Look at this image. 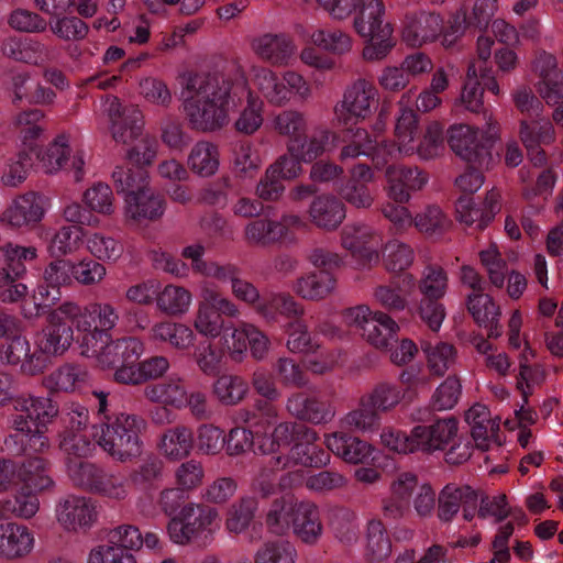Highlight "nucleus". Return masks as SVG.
<instances>
[{
	"mask_svg": "<svg viewBox=\"0 0 563 563\" xmlns=\"http://www.w3.org/2000/svg\"><path fill=\"white\" fill-rule=\"evenodd\" d=\"M35 548L34 532L16 522L0 523V559L14 561L26 558Z\"/></svg>",
	"mask_w": 563,
	"mask_h": 563,
	"instance_id": "4be33fe9",
	"label": "nucleus"
},
{
	"mask_svg": "<svg viewBox=\"0 0 563 563\" xmlns=\"http://www.w3.org/2000/svg\"><path fill=\"white\" fill-rule=\"evenodd\" d=\"M250 80L263 98L272 106L284 107L291 101H307L312 97L310 82L298 71L277 74L265 66H252Z\"/></svg>",
	"mask_w": 563,
	"mask_h": 563,
	"instance_id": "423d86ee",
	"label": "nucleus"
},
{
	"mask_svg": "<svg viewBox=\"0 0 563 563\" xmlns=\"http://www.w3.org/2000/svg\"><path fill=\"white\" fill-rule=\"evenodd\" d=\"M16 416H23L32 428H46L57 416V406L47 397L22 395L14 400Z\"/></svg>",
	"mask_w": 563,
	"mask_h": 563,
	"instance_id": "f704fd0d",
	"label": "nucleus"
},
{
	"mask_svg": "<svg viewBox=\"0 0 563 563\" xmlns=\"http://www.w3.org/2000/svg\"><path fill=\"white\" fill-rule=\"evenodd\" d=\"M423 482L410 471L397 473L389 484V497L382 504V510L388 519H399L409 509V503Z\"/></svg>",
	"mask_w": 563,
	"mask_h": 563,
	"instance_id": "a211bd4d",
	"label": "nucleus"
},
{
	"mask_svg": "<svg viewBox=\"0 0 563 563\" xmlns=\"http://www.w3.org/2000/svg\"><path fill=\"white\" fill-rule=\"evenodd\" d=\"M297 551L287 540L264 542L254 553V563H295Z\"/></svg>",
	"mask_w": 563,
	"mask_h": 563,
	"instance_id": "680f3d73",
	"label": "nucleus"
},
{
	"mask_svg": "<svg viewBox=\"0 0 563 563\" xmlns=\"http://www.w3.org/2000/svg\"><path fill=\"white\" fill-rule=\"evenodd\" d=\"M379 445L391 453L407 455L419 452L418 438L415 437V427L407 433L394 426H385L379 431Z\"/></svg>",
	"mask_w": 563,
	"mask_h": 563,
	"instance_id": "49530a36",
	"label": "nucleus"
},
{
	"mask_svg": "<svg viewBox=\"0 0 563 563\" xmlns=\"http://www.w3.org/2000/svg\"><path fill=\"white\" fill-rule=\"evenodd\" d=\"M165 208L163 196L148 187L137 195L124 198L123 213L126 220L134 222L156 221L163 217Z\"/></svg>",
	"mask_w": 563,
	"mask_h": 563,
	"instance_id": "bb28decb",
	"label": "nucleus"
},
{
	"mask_svg": "<svg viewBox=\"0 0 563 563\" xmlns=\"http://www.w3.org/2000/svg\"><path fill=\"white\" fill-rule=\"evenodd\" d=\"M413 260V249L399 240H390L384 246L383 262L389 272H402L412 265Z\"/></svg>",
	"mask_w": 563,
	"mask_h": 563,
	"instance_id": "774afa93",
	"label": "nucleus"
},
{
	"mask_svg": "<svg viewBox=\"0 0 563 563\" xmlns=\"http://www.w3.org/2000/svg\"><path fill=\"white\" fill-rule=\"evenodd\" d=\"M385 144L388 143L378 142L376 139H372L366 130L357 129L353 134L352 143L341 150L340 159L346 161L366 156L379 168L385 165L388 159H393V157L388 156L384 151L383 147Z\"/></svg>",
	"mask_w": 563,
	"mask_h": 563,
	"instance_id": "e433bc0d",
	"label": "nucleus"
},
{
	"mask_svg": "<svg viewBox=\"0 0 563 563\" xmlns=\"http://www.w3.org/2000/svg\"><path fill=\"white\" fill-rule=\"evenodd\" d=\"M79 351L82 356L93 360L97 366L106 369L137 361L144 353V344L136 338L113 340L107 332L95 331L79 339Z\"/></svg>",
	"mask_w": 563,
	"mask_h": 563,
	"instance_id": "0eeeda50",
	"label": "nucleus"
},
{
	"mask_svg": "<svg viewBox=\"0 0 563 563\" xmlns=\"http://www.w3.org/2000/svg\"><path fill=\"white\" fill-rule=\"evenodd\" d=\"M379 235L368 225L353 224L345 227L343 230V247L364 265H374L379 262Z\"/></svg>",
	"mask_w": 563,
	"mask_h": 563,
	"instance_id": "6ab92c4d",
	"label": "nucleus"
},
{
	"mask_svg": "<svg viewBox=\"0 0 563 563\" xmlns=\"http://www.w3.org/2000/svg\"><path fill=\"white\" fill-rule=\"evenodd\" d=\"M474 489L470 486L448 484L439 494L438 518L442 522L451 521L467 500L468 493Z\"/></svg>",
	"mask_w": 563,
	"mask_h": 563,
	"instance_id": "864d4df0",
	"label": "nucleus"
},
{
	"mask_svg": "<svg viewBox=\"0 0 563 563\" xmlns=\"http://www.w3.org/2000/svg\"><path fill=\"white\" fill-rule=\"evenodd\" d=\"M459 421L453 417L438 419L432 424L415 427V437L418 438L420 452H434L444 450L449 444L451 449L445 459L451 464H461L472 455V446L467 440H459Z\"/></svg>",
	"mask_w": 563,
	"mask_h": 563,
	"instance_id": "1a4fd4ad",
	"label": "nucleus"
},
{
	"mask_svg": "<svg viewBox=\"0 0 563 563\" xmlns=\"http://www.w3.org/2000/svg\"><path fill=\"white\" fill-rule=\"evenodd\" d=\"M246 382L234 375H221L213 384V394L217 399L228 406L236 405L244 399L247 393Z\"/></svg>",
	"mask_w": 563,
	"mask_h": 563,
	"instance_id": "338daca9",
	"label": "nucleus"
},
{
	"mask_svg": "<svg viewBox=\"0 0 563 563\" xmlns=\"http://www.w3.org/2000/svg\"><path fill=\"white\" fill-rule=\"evenodd\" d=\"M220 521L214 508L189 503L169 521L167 531L174 543L186 544L214 532L219 529Z\"/></svg>",
	"mask_w": 563,
	"mask_h": 563,
	"instance_id": "9b49d317",
	"label": "nucleus"
},
{
	"mask_svg": "<svg viewBox=\"0 0 563 563\" xmlns=\"http://www.w3.org/2000/svg\"><path fill=\"white\" fill-rule=\"evenodd\" d=\"M16 478L34 492H41L53 486V479L48 475L46 463L41 457H32L16 467Z\"/></svg>",
	"mask_w": 563,
	"mask_h": 563,
	"instance_id": "8fccbe9b",
	"label": "nucleus"
},
{
	"mask_svg": "<svg viewBox=\"0 0 563 563\" xmlns=\"http://www.w3.org/2000/svg\"><path fill=\"white\" fill-rule=\"evenodd\" d=\"M386 192L398 203L408 202L411 194L421 190L428 183V176L418 167L390 165L385 170Z\"/></svg>",
	"mask_w": 563,
	"mask_h": 563,
	"instance_id": "aec40b11",
	"label": "nucleus"
},
{
	"mask_svg": "<svg viewBox=\"0 0 563 563\" xmlns=\"http://www.w3.org/2000/svg\"><path fill=\"white\" fill-rule=\"evenodd\" d=\"M88 379V372L74 364H65L46 378L48 388L55 391L71 393L80 388Z\"/></svg>",
	"mask_w": 563,
	"mask_h": 563,
	"instance_id": "5fc2aeb1",
	"label": "nucleus"
},
{
	"mask_svg": "<svg viewBox=\"0 0 563 563\" xmlns=\"http://www.w3.org/2000/svg\"><path fill=\"white\" fill-rule=\"evenodd\" d=\"M483 76V68L476 62L471 63L456 106L471 112H478L482 109L484 90L479 77Z\"/></svg>",
	"mask_w": 563,
	"mask_h": 563,
	"instance_id": "de8ad7c7",
	"label": "nucleus"
},
{
	"mask_svg": "<svg viewBox=\"0 0 563 563\" xmlns=\"http://www.w3.org/2000/svg\"><path fill=\"white\" fill-rule=\"evenodd\" d=\"M245 240L255 245L267 246L283 240L280 225L276 220L262 218L249 222L244 228Z\"/></svg>",
	"mask_w": 563,
	"mask_h": 563,
	"instance_id": "052dcab7",
	"label": "nucleus"
},
{
	"mask_svg": "<svg viewBox=\"0 0 563 563\" xmlns=\"http://www.w3.org/2000/svg\"><path fill=\"white\" fill-rule=\"evenodd\" d=\"M112 178L117 187V191L124 198L145 190L150 186L148 175L143 169H125L117 167L113 170Z\"/></svg>",
	"mask_w": 563,
	"mask_h": 563,
	"instance_id": "0e129e2a",
	"label": "nucleus"
},
{
	"mask_svg": "<svg viewBox=\"0 0 563 563\" xmlns=\"http://www.w3.org/2000/svg\"><path fill=\"white\" fill-rule=\"evenodd\" d=\"M187 165L199 177L208 178L213 176L220 166L218 146L209 141L197 142L189 151Z\"/></svg>",
	"mask_w": 563,
	"mask_h": 563,
	"instance_id": "37998d69",
	"label": "nucleus"
},
{
	"mask_svg": "<svg viewBox=\"0 0 563 563\" xmlns=\"http://www.w3.org/2000/svg\"><path fill=\"white\" fill-rule=\"evenodd\" d=\"M70 154V136L58 134L38 155L41 167L46 174H56L66 165Z\"/></svg>",
	"mask_w": 563,
	"mask_h": 563,
	"instance_id": "09e8293b",
	"label": "nucleus"
},
{
	"mask_svg": "<svg viewBox=\"0 0 563 563\" xmlns=\"http://www.w3.org/2000/svg\"><path fill=\"white\" fill-rule=\"evenodd\" d=\"M47 199L34 191L15 197L2 212L0 221L14 229L30 228L40 223L47 211Z\"/></svg>",
	"mask_w": 563,
	"mask_h": 563,
	"instance_id": "f3484780",
	"label": "nucleus"
},
{
	"mask_svg": "<svg viewBox=\"0 0 563 563\" xmlns=\"http://www.w3.org/2000/svg\"><path fill=\"white\" fill-rule=\"evenodd\" d=\"M533 70L539 76L537 89L548 104L563 99V71L558 68L556 58L549 53H540L533 63Z\"/></svg>",
	"mask_w": 563,
	"mask_h": 563,
	"instance_id": "b1692460",
	"label": "nucleus"
},
{
	"mask_svg": "<svg viewBox=\"0 0 563 563\" xmlns=\"http://www.w3.org/2000/svg\"><path fill=\"white\" fill-rule=\"evenodd\" d=\"M421 347L426 354L429 369L434 375H443L455 364L456 351L452 344L444 342L437 344L423 343Z\"/></svg>",
	"mask_w": 563,
	"mask_h": 563,
	"instance_id": "69168bd1",
	"label": "nucleus"
},
{
	"mask_svg": "<svg viewBox=\"0 0 563 563\" xmlns=\"http://www.w3.org/2000/svg\"><path fill=\"white\" fill-rule=\"evenodd\" d=\"M38 238L46 242L51 256H65L77 252L81 245L85 230L76 225H62L57 230L40 228Z\"/></svg>",
	"mask_w": 563,
	"mask_h": 563,
	"instance_id": "473e14b6",
	"label": "nucleus"
},
{
	"mask_svg": "<svg viewBox=\"0 0 563 563\" xmlns=\"http://www.w3.org/2000/svg\"><path fill=\"white\" fill-rule=\"evenodd\" d=\"M329 451L347 464H364L374 459L376 449L358 437L343 432H333L324 437Z\"/></svg>",
	"mask_w": 563,
	"mask_h": 563,
	"instance_id": "5701e85b",
	"label": "nucleus"
},
{
	"mask_svg": "<svg viewBox=\"0 0 563 563\" xmlns=\"http://www.w3.org/2000/svg\"><path fill=\"white\" fill-rule=\"evenodd\" d=\"M194 434L185 426L167 429L161 437L157 448L159 453L172 462L187 457L194 448Z\"/></svg>",
	"mask_w": 563,
	"mask_h": 563,
	"instance_id": "a19ab883",
	"label": "nucleus"
},
{
	"mask_svg": "<svg viewBox=\"0 0 563 563\" xmlns=\"http://www.w3.org/2000/svg\"><path fill=\"white\" fill-rule=\"evenodd\" d=\"M14 433L5 440V445L12 452L42 453L49 448V441L45 435L46 428H32L23 416H15L12 420Z\"/></svg>",
	"mask_w": 563,
	"mask_h": 563,
	"instance_id": "c85d7f7f",
	"label": "nucleus"
},
{
	"mask_svg": "<svg viewBox=\"0 0 563 563\" xmlns=\"http://www.w3.org/2000/svg\"><path fill=\"white\" fill-rule=\"evenodd\" d=\"M318 433L308 427H299L297 442L290 449L289 455H276L274 462L279 468H288L295 464L321 467L330 463V455L316 445Z\"/></svg>",
	"mask_w": 563,
	"mask_h": 563,
	"instance_id": "dca6fc26",
	"label": "nucleus"
},
{
	"mask_svg": "<svg viewBox=\"0 0 563 563\" xmlns=\"http://www.w3.org/2000/svg\"><path fill=\"white\" fill-rule=\"evenodd\" d=\"M98 121L109 123L112 137L118 143H129L136 139L142 131V114L137 109H121L115 97H107L100 106Z\"/></svg>",
	"mask_w": 563,
	"mask_h": 563,
	"instance_id": "2eb2a0df",
	"label": "nucleus"
},
{
	"mask_svg": "<svg viewBox=\"0 0 563 563\" xmlns=\"http://www.w3.org/2000/svg\"><path fill=\"white\" fill-rule=\"evenodd\" d=\"M144 396L152 402L181 408L187 401V389L180 378L152 384L144 388Z\"/></svg>",
	"mask_w": 563,
	"mask_h": 563,
	"instance_id": "c03bdc74",
	"label": "nucleus"
},
{
	"mask_svg": "<svg viewBox=\"0 0 563 563\" xmlns=\"http://www.w3.org/2000/svg\"><path fill=\"white\" fill-rule=\"evenodd\" d=\"M89 316L80 311V306L65 301L47 314V324L37 336L38 352L46 356L65 354L73 343L79 345L84 331L89 330Z\"/></svg>",
	"mask_w": 563,
	"mask_h": 563,
	"instance_id": "20e7f679",
	"label": "nucleus"
},
{
	"mask_svg": "<svg viewBox=\"0 0 563 563\" xmlns=\"http://www.w3.org/2000/svg\"><path fill=\"white\" fill-rule=\"evenodd\" d=\"M57 521L67 530L86 528L97 518L93 503L84 496H67L56 507Z\"/></svg>",
	"mask_w": 563,
	"mask_h": 563,
	"instance_id": "a878e982",
	"label": "nucleus"
},
{
	"mask_svg": "<svg viewBox=\"0 0 563 563\" xmlns=\"http://www.w3.org/2000/svg\"><path fill=\"white\" fill-rule=\"evenodd\" d=\"M378 90L367 79L358 78L344 90L334 106V118L342 124H356L371 118L378 108Z\"/></svg>",
	"mask_w": 563,
	"mask_h": 563,
	"instance_id": "f8f14e48",
	"label": "nucleus"
},
{
	"mask_svg": "<svg viewBox=\"0 0 563 563\" xmlns=\"http://www.w3.org/2000/svg\"><path fill=\"white\" fill-rule=\"evenodd\" d=\"M310 221L323 230L336 229L345 218L344 205L332 195L316 197L309 207Z\"/></svg>",
	"mask_w": 563,
	"mask_h": 563,
	"instance_id": "4c0bfd02",
	"label": "nucleus"
},
{
	"mask_svg": "<svg viewBox=\"0 0 563 563\" xmlns=\"http://www.w3.org/2000/svg\"><path fill=\"white\" fill-rule=\"evenodd\" d=\"M287 410L298 419L322 424L330 422L335 416V409L329 401L295 394L287 400Z\"/></svg>",
	"mask_w": 563,
	"mask_h": 563,
	"instance_id": "72a5a7b5",
	"label": "nucleus"
},
{
	"mask_svg": "<svg viewBox=\"0 0 563 563\" xmlns=\"http://www.w3.org/2000/svg\"><path fill=\"white\" fill-rule=\"evenodd\" d=\"M333 19L347 18L360 3L354 19L355 31L366 40L363 57L366 60L385 58L395 45L393 27L384 21L385 8L382 0H316Z\"/></svg>",
	"mask_w": 563,
	"mask_h": 563,
	"instance_id": "f03ea898",
	"label": "nucleus"
},
{
	"mask_svg": "<svg viewBox=\"0 0 563 563\" xmlns=\"http://www.w3.org/2000/svg\"><path fill=\"white\" fill-rule=\"evenodd\" d=\"M4 55L20 62L40 64L46 59L44 44L33 40L8 38L2 45Z\"/></svg>",
	"mask_w": 563,
	"mask_h": 563,
	"instance_id": "3c124183",
	"label": "nucleus"
},
{
	"mask_svg": "<svg viewBox=\"0 0 563 563\" xmlns=\"http://www.w3.org/2000/svg\"><path fill=\"white\" fill-rule=\"evenodd\" d=\"M255 55L274 66H287L296 53V45L284 34H261L252 38Z\"/></svg>",
	"mask_w": 563,
	"mask_h": 563,
	"instance_id": "393cba45",
	"label": "nucleus"
},
{
	"mask_svg": "<svg viewBox=\"0 0 563 563\" xmlns=\"http://www.w3.org/2000/svg\"><path fill=\"white\" fill-rule=\"evenodd\" d=\"M418 289L426 299H442L449 289L446 272L439 266H427L418 280Z\"/></svg>",
	"mask_w": 563,
	"mask_h": 563,
	"instance_id": "e2e57ef3",
	"label": "nucleus"
},
{
	"mask_svg": "<svg viewBox=\"0 0 563 563\" xmlns=\"http://www.w3.org/2000/svg\"><path fill=\"white\" fill-rule=\"evenodd\" d=\"M239 314L240 309L231 299L206 284L200 288L192 330L206 339L214 340L222 334L228 324L223 317L236 318Z\"/></svg>",
	"mask_w": 563,
	"mask_h": 563,
	"instance_id": "9d476101",
	"label": "nucleus"
},
{
	"mask_svg": "<svg viewBox=\"0 0 563 563\" xmlns=\"http://www.w3.org/2000/svg\"><path fill=\"white\" fill-rule=\"evenodd\" d=\"M336 279L329 271H313L299 276L291 286L302 299L318 301L334 292Z\"/></svg>",
	"mask_w": 563,
	"mask_h": 563,
	"instance_id": "c9c22d12",
	"label": "nucleus"
},
{
	"mask_svg": "<svg viewBox=\"0 0 563 563\" xmlns=\"http://www.w3.org/2000/svg\"><path fill=\"white\" fill-rule=\"evenodd\" d=\"M86 246L100 263H117L124 253V246L119 240L99 232L87 236Z\"/></svg>",
	"mask_w": 563,
	"mask_h": 563,
	"instance_id": "4d7b16f0",
	"label": "nucleus"
},
{
	"mask_svg": "<svg viewBox=\"0 0 563 563\" xmlns=\"http://www.w3.org/2000/svg\"><path fill=\"white\" fill-rule=\"evenodd\" d=\"M309 43L332 54L342 55L351 51L353 41L341 30L316 29L309 33Z\"/></svg>",
	"mask_w": 563,
	"mask_h": 563,
	"instance_id": "bf43d9fd",
	"label": "nucleus"
},
{
	"mask_svg": "<svg viewBox=\"0 0 563 563\" xmlns=\"http://www.w3.org/2000/svg\"><path fill=\"white\" fill-rule=\"evenodd\" d=\"M168 368L169 361L165 356H152L142 362L132 361L119 366L114 372V379L122 384L137 385L162 377Z\"/></svg>",
	"mask_w": 563,
	"mask_h": 563,
	"instance_id": "2f4dec72",
	"label": "nucleus"
},
{
	"mask_svg": "<svg viewBox=\"0 0 563 563\" xmlns=\"http://www.w3.org/2000/svg\"><path fill=\"white\" fill-rule=\"evenodd\" d=\"M0 345V361L9 365H20L27 374H36L45 367L44 362L36 355L31 354V346L26 338L12 334Z\"/></svg>",
	"mask_w": 563,
	"mask_h": 563,
	"instance_id": "7c9ffc66",
	"label": "nucleus"
},
{
	"mask_svg": "<svg viewBox=\"0 0 563 563\" xmlns=\"http://www.w3.org/2000/svg\"><path fill=\"white\" fill-rule=\"evenodd\" d=\"M519 136L531 163L534 166L544 165L547 157L541 146L554 142L555 130L553 124L544 118L531 122L522 120L519 125Z\"/></svg>",
	"mask_w": 563,
	"mask_h": 563,
	"instance_id": "412c9836",
	"label": "nucleus"
},
{
	"mask_svg": "<svg viewBox=\"0 0 563 563\" xmlns=\"http://www.w3.org/2000/svg\"><path fill=\"white\" fill-rule=\"evenodd\" d=\"M417 137V113L410 108H401L396 119L395 143L385 144L383 148L393 158L417 153L422 159L438 156L443 148V126L439 122L428 124L420 143Z\"/></svg>",
	"mask_w": 563,
	"mask_h": 563,
	"instance_id": "39448f33",
	"label": "nucleus"
},
{
	"mask_svg": "<svg viewBox=\"0 0 563 563\" xmlns=\"http://www.w3.org/2000/svg\"><path fill=\"white\" fill-rule=\"evenodd\" d=\"M443 19L440 14L422 12L411 18L402 31L404 41L412 47H420L440 40Z\"/></svg>",
	"mask_w": 563,
	"mask_h": 563,
	"instance_id": "c756f323",
	"label": "nucleus"
},
{
	"mask_svg": "<svg viewBox=\"0 0 563 563\" xmlns=\"http://www.w3.org/2000/svg\"><path fill=\"white\" fill-rule=\"evenodd\" d=\"M294 533L305 543L314 544L323 532L318 507L309 501H300L292 517Z\"/></svg>",
	"mask_w": 563,
	"mask_h": 563,
	"instance_id": "58836bf2",
	"label": "nucleus"
},
{
	"mask_svg": "<svg viewBox=\"0 0 563 563\" xmlns=\"http://www.w3.org/2000/svg\"><path fill=\"white\" fill-rule=\"evenodd\" d=\"M467 310L479 325L497 322L501 314L499 306L484 290L471 292L466 298Z\"/></svg>",
	"mask_w": 563,
	"mask_h": 563,
	"instance_id": "13d9d810",
	"label": "nucleus"
},
{
	"mask_svg": "<svg viewBox=\"0 0 563 563\" xmlns=\"http://www.w3.org/2000/svg\"><path fill=\"white\" fill-rule=\"evenodd\" d=\"M146 422L130 413H119L91 427L95 442L114 461L126 463L142 454L141 433Z\"/></svg>",
	"mask_w": 563,
	"mask_h": 563,
	"instance_id": "7ed1b4c3",
	"label": "nucleus"
},
{
	"mask_svg": "<svg viewBox=\"0 0 563 563\" xmlns=\"http://www.w3.org/2000/svg\"><path fill=\"white\" fill-rule=\"evenodd\" d=\"M350 179L340 189L342 198L357 209H367L374 202V195L367 187L375 179L373 169L365 164H356L350 169Z\"/></svg>",
	"mask_w": 563,
	"mask_h": 563,
	"instance_id": "cd10ccee",
	"label": "nucleus"
},
{
	"mask_svg": "<svg viewBox=\"0 0 563 563\" xmlns=\"http://www.w3.org/2000/svg\"><path fill=\"white\" fill-rule=\"evenodd\" d=\"M192 294L184 286L167 284L158 288L155 305L164 314L180 317L186 314L192 305Z\"/></svg>",
	"mask_w": 563,
	"mask_h": 563,
	"instance_id": "79ce46f5",
	"label": "nucleus"
},
{
	"mask_svg": "<svg viewBox=\"0 0 563 563\" xmlns=\"http://www.w3.org/2000/svg\"><path fill=\"white\" fill-rule=\"evenodd\" d=\"M380 417L375 408H373L368 400L363 397L360 406L347 412L340 421L344 429H350L361 433H371L377 430Z\"/></svg>",
	"mask_w": 563,
	"mask_h": 563,
	"instance_id": "603ef678",
	"label": "nucleus"
},
{
	"mask_svg": "<svg viewBox=\"0 0 563 563\" xmlns=\"http://www.w3.org/2000/svg\"><path fill=\"white\" fill-rule=\"evenodd\" d=\"M115 198L112 188L106 183H95L82 194L85 207L95 213L110 217L115 211Z\"/></svg>",
	"mask_w": 563,
	"mask_h": 563,
	"instance_id": "6e6d98bb",
	"label": "nucleus"
},
{
	"mask_svg": "<svg viewBox=\"0 0 563 563\" xmlns=\"http://www.w3.org/2000/svg\"><path fill=\"white\" fill-rule=\"evenodd\" d=\"M189 88L191 95L184 101V111L196 130L213 132L222 129L239 106L233 123L235 131L252 135L264 123V100L251 89L239 67L198 75L191 79Z\"/></svg>",
	"mask_w": 563,
	"mask_h": 563,
	"instance_id": "f257e3e1",
	"label": "nucleus"
},
{
	"mask_svg": "<svg viewBox=\"0 0 563 563\" xmlns=\"http://www.w3.org/2000/svg\"><path fill=\"white\" fill-rule=\"evenodd\" d=\"M485 125L483 129L466 124H455L449 130V144L453 152L462 159L484 166L489 159L487 147L499 137L497 121L488 112H484Z\"/></svg>",
	"mask_w": 563,
	"mask_h": 563,
	"instance_id": "6e6552de",
	"label": "nucleus"
},
{
	"mask_svg": "<svg viewBox=\"0 0 563 563\" xmlns=\"http://www.w3.org/2000/svg\"><path fill=\"white\" fill-rule=\"evenodd\" d=\"M344 319L350 325L361 329L363 338L382 351L388 350L390 341L400 330L399 324L389 314L373 311L365 305L347 309Z\"/></svg>",
	"mask_w": 563,
	"mask_h": 563,
	"instance_id": "ddd939ff",
	"label": "nucleus"
},
{
	"mask_svg": "<svg viewBox=\"0 0 563 563\" xmlns=\"http://www.w3.org/2000/svg\"><path fill=\"white\" fill-rule=\"evenodd\" d=\"M391 554V541L384 523L372 518L366 526L365 555L371 562H384Z\"/></svg>",
	"mask_w": 563,
	"mask_h": 563,
	"instance_id": "a18cd8bd",
	"label": "nucleus"
},
{
	"mask_svg": "<svg viewBox=\"0 0 563 563\" xmlns=\"http://www.w3.org/2000/svg\"><path fill=\"white\" fill-rule=\"evenodd\" d=\"M221 338L222 346L235 362H242L250 350L256 360H263L269 350V339L255 324L246 321L228 323Z\"/></svg>",
	"mask_w": 563,
	"mask_h": 563,
	"instance_id": "4468645a",
	"label": "nucleus"
},
{
	"mask_svg": "<svg viewBox=\"0 0 563 563\" xmlns=\"http://www.w3.org/2000/svg\"><path fill=\"white\" fill-rule=\"evenodd\" d=\"M346 483V477L341 473L327 471L308 475L306 471L298 470L294 473H288L279 479V486L282 488L305 484L308 489L313 492H324L343 487Z\"/></svg>",
	"mask_w": 563,
	"mask_h": 563,
	"instance_id": "ea45409f",
	"label": "nucleus"
}]
</instances>
